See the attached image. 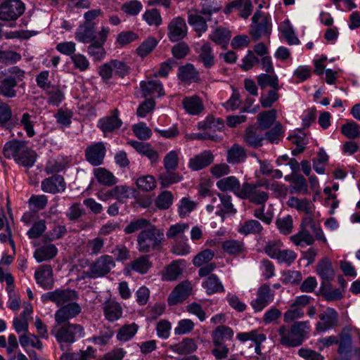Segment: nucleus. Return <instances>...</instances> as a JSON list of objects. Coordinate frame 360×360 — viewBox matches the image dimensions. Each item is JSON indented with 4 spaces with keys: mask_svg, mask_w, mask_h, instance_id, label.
<instances>
[{
    "mask_svg": "<svg viewBox=\"0 0 360 360\" xmlns=\"http://www.w3.org/2000/svg\"><path fill=\"white\" fill-rule=\"evenodd\" d=\"M172 195L170 192L164 191L158 196L155 205L160 210H167L172 205Z\"/></svg>",
    "mask_w": 360,
    "mask_h": 360,
    "instance_id": "nucleus-64",
    "label": "nucleus"
},
{
    "mask_svg": "<svg viewBox=\"0 0 360 360\" xmlns=\"http://www.w3.org/2000/svg\"><path fill=\"white\" fill-rule=\"evenodd\" d=\"M231 6L239 11V15L247 18L252 13V4L250 0H234L231 2Z\"/></svg>",
    "mask_w": 360,
    "mask_h": 360,
    "instance_id": "nucleus-51",
    "label": "nucleus"
},
{
    "mask_svg": "<svg viewBox=\"0 0 360 360\" xmlns=\"http://www.w3.org/2000/svg\"><path fill=\"white\" fill-rule=\"evenodd\" d=\"M202 287L206 290L208 295H212L224 291V288L219 278L214 275H210L202 283Z\"/></svg>",
    "mask_w": 360,
    "mask_h": 360,
    "instance_id": "nucleus-34",
    "label": "nucleus"
},
{
    "mask_svg": "<svg viewBox=\"0 0 360 360\" xmlns=\"http://www.w3.org/2000/svg\"><path fill=\"white\" fill-rule=\"evenodd\" d=\"M328 157L323 149L318 153V157L313 159V168L319 174L325 172L324 164L328 161Z\"/></svg>",
    "mask_w": 360,
    "mask_h": 360,
    "instance_id": "nucleus-61",
    "label": "nucleus"
},
{
    "mask_svg": "<svg viewBox=\"0 0 360 360\" xmlns=\"http://www.w3.org/2000/svg\"><path fill=\"white\" fill-rule=\"evenodd\" d=\"M80 313V306L73 302L60 307L55 314V320L58 324L65 323L69 319L76 317Z\"/></svg>",
    "mask_w": 360,
    "mask_h": 360,
    "instance_id": "nucleus-14",
    "label": "nucleus"
},
{
    "mask_svg": "<svg viewBox=\"0 0 360 360\" xmlns=\"http://www.w3.org/2000/svg\"><path fill=\"white\" fill-rule=\"evenodd\" d=\"M247 155L245 149L238 144H234L227 153V161L229 163L238 164L243 162Z\"/></svg>",
    "mask_w": 360,
    "mask_h": 360,
    "instance_id": "nucleus-39",
    "label": "nucleus"
},
{
    "mask_svg": "<svg viewBox=\"0 0 360 360\" xmlns=\"http://www.w3.org/2000/svg\"><path fill=\"white\" fill-rule=\"evenodd\" d=\"M109 34V29L103 27L101 30L97 34V39L95 41L90 42L91 44L88 46V53L94 58L96 60H101L103 58L105 51L103 48L108 35Z\"/></svg>",
    "mask_w": 360,
    "mask_h": 360,
    "instance_id": "nucleus-10",
    "label": "nucleus"
},
{
    "mask_svg": "<svg viewBox=\"0 0 360 360\" xmlns=\"http://www.w3.org/2000/svg\"><path fill=\"white\" fill-rule=\"evenodd\" d=\"M223 250L230 255H240L245 252L244 243L239 240H229L222 243Z\"/></svg>",
    "mask_w": 360,
    "mask_h": 360,
    "instance_id": "nucleus-38",
    "label": "nucleus"
},
{
    "mask_svg": "<svg viewBox=\"0 0 360 360\" xmlns=\"http://www.w3.org/2000/svg\"><path fill=\"white\" fill-rule=\"evenodd\" d=\"M103 311L105 317L109 321H115L122 316V307L115 300H108L104 303Z\"/></svg>",
    "mask_w": 360,
    "mask_h": 360,
    "instance_id": "nucleus-26",
    "label": "nucleus"
},
{
    "mask_svg": "<svg viewBox=\"0 0 360 360\" xmlns=\"http://www.w3.org/2000/svg\"><path fill=\"white\" fill-rule=\"evenodd\" d=\"M25 7L20 0H6L0 4V20L14 21L20 17Z\"/></svg>",
    "mask_w": 360,
    "mask_h": 360,
    "instance_id": "nucleus-7",
    "label": "nucleus"
},
{
    "mask_svg": "<svg viewBox=\"0 0 360 360\" xmlns=\"http://www.w3.org/2000/svg\"><path fill=\"white\" fill-rule=\"evenodd\" d=\"M199 80V73L192 64L188 63L181 67V82L191 83Z\"/></svg>",
    "mask_w": 360,
    "mask_h": 360,
    "instance_id": "nucleus-42",
    "label": "nucleus"
},
{
    "mask_svg": "<svg viewBox=\"0 0 360 360\" xmlns=\"http://www.w3.org/2000/svg\"><path fill=\"white\" fill-rule=\"evenodd\" d=\"M210 20V18H203L200 14L190 13L188 21L193 27L195 31L198 33V36L200 37L201 34L207 30V21Z\"/></svg>",
    "mask_w": 360,
    "mask_h": 360,
    "instance_id": "nucleus-33",
    "label": "nucleus"
},
{
    "mask_svg": "<svg viewBox=\"0 0 360 360\" xmlns=\"http://www.w3.org/2000/svg\"><path fill=\"white\" fill-rule=\"evenodd\" d=\"M75 38L84 44L95 41L97 39V34H95V23L85 22L80 25L75 32Z\"/></svg>",
    "mask_w": 360,
    "mask_h": 360,
    "instance_id": "nucleus-19",
    "label": "nucleus"
},
{
    "mask_svg": "<svg viewBox=\"0 0 360 360\" xmlns=\"http://www.w3.org/2000/svg\"><path fill=\"white\" fill-rule=\"evenodd\" d=\"M338 354L340 360H351L352 357V337L349 333H342L338 340Z\"/></svg>",
    "mask_w": 360,
    "mask_h": 360,
    "instance_id": "nucleus-25",
    "label": "nucleus"
},
{
    "mask_svg": "<svg viewBox=\"0 0 360 360\" xmlns=\"http://www.w3.org/2000/svg\"><path fill=\"white\" fill-rule=\"evenodd\" d=\"M129 268L141 274H146L152 266L148 255H142L129 264Z\"/></svg>",
    "mask_w": 360,
    "mask_h": 360,
    "instance_id": "nucleus-35",
    "label": "nucleus"
},
{
    "mask_svg": "<svg viewBox=\"0 0 360 360\" xmlns=\"http://www.w3.org/2000/svg\"><path fill=\"white\" fill-rule=\"evenodd\" d=\"M167 36L172 42H176L180 39V17L172 19L167 27Z\"/></svg>",
    "mask_w": 360,
    "mask_h": 360,
    "instance_id": "nucleus-52",
    "label": "nucleus"
},
{
    "mask_svg": "<svg viewBox=\"0 0 360 360\" xmlns=\"http://www.w3.org/2000/svg\"><path fill=\"white\" fill-rule=\"evenodd\" d=\"M104 246V239L101 237H96L89 240L87 242L86 248L91 255H97L100 254Z\"/></svg>",
    "mask_w": 360,
    "mask_h": 360,
    "instance_id": "nucleus-60",
    "label": "nucleus"
},
{
    "mask_svg": "<svg viewBox=\"0 0 360 360\" xmlns=\"http://www.w3.org/2000/svg\"><path fill=\"white\" fill-rule=\"evenodd\" d=\"M274 295L271 292L269 285H262L257 292V298L251 302V305L256 311H262L274 300Z\"/></svg>",
    "mask_w": 360,
    "mask_h": 360,
    "instance_id": "nucleus-13",
    "label": "nucleus"
},
{
    "mask_svg": "<svg viewBox=\"0 0 360 360\" xmlns=\"http://www.w3.org/2000/svg\"><path fill=\"white\" fill-rule=\"evenodd\" d=\"M262 230V226L261 224L257 220L251 219L244 223L239 229V232L248 235L250 233H259Z\"/></svg>",
    "mask_w": 360,
    "mask_h": 360,
    "instance_id": "nucleus-57",
    "label": "nucleus"
},
{
    "mask_svg": "<svg viewBox=\"0 0 360 360\" xmlns=\"http://www.w3.org/2000/svg\"><path fill=\"white\" fill-rule=\"evenodd\" d=\"M259 185L256 183L244 182L240 199L248 200L255 205H264L269 196L267 192L260 189Z\"/></svg>",
    "mask_w": 360,
    "mask_h": 360,
    "instance_id": "nucleus-8",
    "label": "nucleus"
},
{
    "mask_svg": "<svg viewBox=\"0 0 360 360\" xmlns=\"http://www.w3.org/2000/svg\"><path fill=\"white\" fill-rule=\"evenodd\" d=\"M290 240L296 245H311L314 242L313 236L307 229H301L297 234L292 236Z\"/></svg>",
    "mask_w": 360,
    "mask_h": 360,
    "instance_id": "nucleus-43",
    "label": "nucleus"
},
{
    "mask_svg": "<svg viewBox=\"0 0 360 360\" xmlns=\"http://www.w3.org/2000/svg\"><path fill=\"white\" fill-rule=\"evenodd\" d=\"M158 40L153 37H148L136 49L137 54L144 58L151 53L158 45Z\"/></svg>",
    "mask_w": 360,
    "mask_h": 360,
    "instance_id": "nucleus-48",
    "label": "nucleus"
},
{
    "mask_svg": "<svg viewBox=\"0 0 360 360\" xmlns=\"http://www.w3.org/2000/svg\"><path fill=\"white\" fill-rule=\"evenodd\" d=\"M276 224L281 233L288 235L292 232V219L290 216L277 219Z\"/></svg>",
    "mask_w": 360,
    "mask_h": 360,
    "instance_id": "nucleus-62",
    "label": "nucleus"
},
{
    "mask_svg": "<svg viewBox=\"0 0 360 360\" xmlns=\"http://www.w3.org/2000/svg\"><path fill=\"white\" fill-rule=\"evenodd\" d=\"M341 132L349 139H356L360 136L359 125L354 122H348L342 126Z\"/></svg>",
    "mask_w": 360,
    "mask_h": 360,
    "instance_id": "nucleus-56",
    "label": "nucleus"
},
{
    "mask_svg": "<svg viewBox=\"0 0 360 360\" xmlns=\"http://www.w3.org/2000/svg\"><path fill=\"white\" fill-rule=\"evenodd\" d=\"M277 112L276 110L264 111L257 115L258 127L261 130L269 129L276 121Z\"/></svg>",
    "mask_w": 360,
    "mask_h": 360,
    "instance_id": "nucleus-37",
    "label": "nucleus"
},
{
    "mask_svg": "<svg viewBox=\"0 0 360 360\" xmlns=\"http://www.w3.org/2000/svg\"><path fill=\"white\" fill-rule=\"evenodd\" d=\"M293 186L290 188V193L306 195L309 193L308 186L304 177L301 175H295L292 179Z\"/></svg>",
    "mask_w": 360,
    "mask_h": 360,
    "instance_id": "nucleus-44",
    "label": "nucleus"
},
{
    "mask_svg": "<svg viewBox=\"0 0 360 360\" xmlns=\"http://www.w3.org/2000/svg\"><path fill=\"white\" fill-rule=\"evenodd\" d=\"M115 266L114 258L108 255H103L91 264L85 274L87 278H90L103 277L108 274Z\"/></svg>",
    "mask_w": 360,
    "mask_h": 360,
    "instance_id": "nucleus-5",
    "label": "nucleus"
},
{
    "mask_svg": "<svg viewBox=\"0 0 360 360\" xmlns=\"http://www.w3.org/2000/svg\"><path fill=\"white\" fill-rule=\"evenodd\" d=\"M34 277L37 283L44 289H51L53 286V270L51 265L44 264L35 271Z\"/></svg>",
    "mask_w": 360,
    "mask_h": 360,
    "instance_id": "nucleus-16",
    "label": "nucleus"
},
{
    "mask_svg": "<svg viewBox=\"0 0 360 360\" xmlns=\"http://www.w3.org/2000/svg\"><path fill=\"white\" fill-rule=\"evenodd\" d=\"M309 330L307 321L295 322L291 327L281 326L278 330L279 342L288 347H295L301 345Z\"/></svg>",
    "mask_w": 360,
    "mask_h": 360,
    "instance_id": "nucleus-1",
    "label": "nucleus"
},
{
    "mask_svg": "<svg viewBox=\"0 0 360 360\" xmlns=\"http://www.w3.org/2000/svg\"><path fill=\"white\" fill-rule=\"evenodd\" d=\"M179 274L180 263L179 261H174L167 267L163 278L166 281H174L178 278Z\"/></svg>",
    "mask_w": 360,
    "mask_h": 360,
    "instance_id": "nucleus-63",
    "label": "nucleus"
},
{
    "mask_svg": "<svg viewBox=\"0 0 360 360\" xmlns=\"http://www.w3.org/2000/svg\"><path fill=\"white\" fill-rule=\"evenodd\" d=\"M77 299V292L70 288L56 289L41 295L43 302L51 301L58 307L66 305L69 302H73Z\"/></svg>",
    "mask_w": 360,
    "mask_h": 360,
    "instance_id": "nucleus-6",
    "label": "nucleus"
},
{
    "mask_svg": "<svg viewBox=\"0 0 360 360\" xmlns=\"http://www.w3.org/2000/svg\"><path fill=\"white\" fill-rule=\"evenodd\" d=\"M51 333L59 343L72 344L76 341L77 338L84 335V330L79 324L68 322L63 324L57 323L53 328Z\"/></svg>",
    "mask_w": 360,
    "mask_h": 360,
    "instance_id": "nucleus-4",
    "label": "nucleus"
},
{
    "mask_svg": "<svg viewBox=\"0 0 360 360\" xmlns=\"http://www.w3.org/2000/svg\"><path fill=\"white\" fill-rule=\"evenodd\" d=\"M139 326L135 323L123 326L117 334L120 341H127L132 338L138 330Z\"/></svg>",
    "mask_w": 360,
    "mask_h": 360,
    "instance_id": "nucleus-47",
    "label": "nucleus"
},
{
    "mask_svg": "<svg viewBox=\"0 0 360 360\" xmlns=\"http://www.w3.org/2000/svg\"><path fill=\"white\" fill-rule=\"evenodd\" d=\"M199 59L206 68L212 67L214 63L212 49L209 43H205L200 48Z\"/></svg>",
    "mask_w": 360,
    "mask_h": 360,
    "instance_id": "nucleus-41",
    "label": "nucleus"
},
{
    "mask_svg": "<svg viewBox=\"0 0 360 360\" xmlns=\"http://www.w3.org/2000/svg\"><path fill=\"white\" fill-rule=\"evenodd\" d=\"M136 184L139 190L143 191H150L156 186V181L151 175L143 176L138 178Z\"/></svg>",
    "mask_w": 360,
    "mask_h": 360,
    "instance_id": "nucleus-54",
    "label": "nucleus"
},
{
    "mask_svg": "<svg viewBox=\"0 0 360 360\" xmlns=\"http://www.w3.org/2000/svg\"><path fill=\"white\" fill-rule=\"evenodd\" d=\"M41 189L46 193H56L65 189L64 179L60 175H53L41 182Z\"/></svg>",
    "mask_w": 360,
    "mask_h": 360,
    "instance_id": "nucleus-20",
    "label": "nucleus"
},
{
    "mask_svg": "<svg viewBox=\"0 0 360 360\" xmlns=\"http://www.w3.org/2000/svg\"><path fill=\"white\" fill-rule=\"evenodd\" d=\"M94 175L100 184L106 186L115 185L117 181L113 174L103 167L95 168Z\"/></svg>",
    "mask_w": 360,
    "mask_h": 360,
    "instance_id": "nucleus-29",
    "label": "nucleus"
},
{
    "mask_svg": "<svg viewBox=\"0 0 360 360\" xmlns=\"http://www.w3.org/2000/svg\"><path fill=\"white\" fill-rule=\"evenodd\" d=\"M214 161V155L210 150H205L190 159L188 166L193 171L200 170L211 165Z\"/></svg>",
    "mask_w": 360,
    "mask_h": 360,
    "instance_id": "nucleus-22",
    "label": "nucleus"
},
{
    "mask_svg": "<svg viewBox=\"0 0 360 360\" xmlns=\"http://www.w3.org/2000/svg\"><path fill=\"white\" fill-rule=\"evenodd\" d=\"M143 8L142 4L138 0L125 2L121 6V10L127 15H137Z\"/></svg>",
    "mask_w": 360,
    "mask_h": 360,
    "instance_id": "nucleus-53",
    "label": "nucleus"
},
{
    "mask_svg": "<svg viewBox=\"0 0 360 360\" xmlns=\"http://www.w3.org/2000/svg\"><path fill=\"white\" fill-rule=\"evenodd\" d=\"M18 85V81L13 76L4 78L0 84V95L6 98H14L16 96L15 87Z\"/></svg>",
    "mask_w": 360,
    "mask_h": 360,
    "instance_id": "nucleus-32",
    "label": "nucleus"
},
{
    "mask_svg": "<svg viewBox=\"0 0 360 360\" xmlns=\"http://www.w3.org/2000/svg\"><path fill=\"white\" fill-rule=\"evenodd\" d=\"M174 170H167L159 175L158 179L162 187H168L179 181V175Z\"/></svg>",
    "mask_w": 360,
    "mask_h": 360,
    "instance_id": "nucleus-59",
    "label": "nucleus"
},
{
    "mask_svg": "<svg viewBox=\"0 0 360 360\" xmlns=\"http://www.w3.org/2000/svg\"><path fill=\"white\" fill-rule=\"evenodd\" d=\"M219 198L221 200V207L217 212L218 215L221 216L223 214H235L236 210L233 207L231 202V197L226 194H219Z\"/></svg>",
    "mask_w": 360,
    "mask_h": 360,
    "instance_id": "nucleus-55",
    "label": "nucleus"
},
{
    "mask_svg": "<svg viewBox=\"0 0 360 360\" xmlns=\"http://www.w3.org/2000/svg\"><path fill=\"white\" fill-rule=\"evenodd\" d=\"M260 130L259 127L255 126L248 127L243 136L244 141L252 148L261 146L264 136Z\"/></svg>",
    "mask_w": 360,
    "mask_h": 360,
    "instance_id": "nucleus-24",
    "label": "nucleus"
},
{
    "mask_svg": "<svg viewBox=\"0 0 360 360\" xmlns=\"http://www.w3.org/2000/svg\"><path fill=\"white\" fill-rule=\"evenodd\" d=\"M217 188L224 192H232L239 198L243 191V184L240 185L239 180L234 176L221 179L217 182Z\"/></svg>",
    "mask_w": 360,
    "mask_h": 360,
    "instance_id": "nucleus-15",
    "label": "nucleus"
},
{
    "mask_svg": "<svg viewBox=\"0 0 360 360\" xmlns=\"http://www.w3.org/2000/svg\"><path fill=\"white\" fill-rule=\"evenodd\" d=\"M182 103L186 112L191 115H198L205 110L202 99L197 95L185 97Z\"/></svg>",
    "mask_w": 360,
    "mask_h": 360,
    "instance_id": "nucleus-21",
    "label": "nucleus"
},
{
    "mask_svg": "<svg viewBox=\"0 0 360 360\" xmlns=\"http://www.w3.org/2000/svg\"><path fill=\"white\" fill-rule=\"evenodd\" d=\"M233 335V330L226 326H219L212 331V337L214 345H221L224 340H230Z\"/></svg>",
    "mask_w": 360,
    "mask_h": 360,
    "instance_id": "nucleus-31",
    "label": "nucleus"
},
{
    "mask_svg": "<svg viewBox=\"0 0 360 360\" xmlns=\"http://www.w3.org/2000/svg\"><path fill=\"white\" fill-rule=\"evenodd\" d=\"M19 342L22 347H26L28 345H30L39 350L42 349L43 347V344L39 340L38 336L34 334H30L28 332L19 337Z\"/></svg>",
    "mask_w": 360,
    "mask_h": 360,
    "instance_id": "nucleus-46",
    "label": "nucleus"
},
{
    "mask_svg": "<svg viewBox=\"0 0 360 360\" xmlns=\"http://www.w3.org/2000/svg\"><path fill=\"white\" fill-rule=\"evenodd\" d=\"M141 89L143 96L147 97L150 95L157 94L158 96L165 94L162 84L157 80H149L148 82H141Z\"/></svg>",
    "mask_w": 360,
    "mask_h": 360,
    "instance_id": "nucleus-28",
    "label": "nucleus"
},
{
    "mask_svg": "<svg viewBox=\"0 0 360 360\" xmlns=\"http://www.w3.org/2000/svg\"><path fill=\"white\" fill-rule=\"evenodd\" d=\"M143 18L150 26L158 27L162 22L160 13L156 8L146 10L143 15Z\"/></svg>",
    "mask_w": 360,
    "mask_h": 360,
    "instance_id": "nucleus-50",
    "label": "nucleus"
},
{
    "mask_svg": "<svg viewBox=\"0 0 360 360\" xmlns=\"http://www.w3.org/2000/svg\"><path fill=\"white\" fill-rule=\"evenodd\" d=\"M118 110L115 109L111 115L99 120L98 127L105 134L108 132H112L121 127L122 122L118 117Z\"/></svg>",
    "mask_w": 360,
    "mask_h": 360,
    "instance_id": "nucleus-23",
    "label": "nucleus"
},
{
    "mask_svg": "<svg viewBox=\"0 0 360 360\" xmlns=\"http://www.w3.org/2000/svg\"><path fill=\"white\" fill-rule=\"evenodd\" d=\"M316 272L323 280V283L325 281H330L333 279L335 275L332 264L326 257L319 262L316 266Z\"/></svg>",
    "mask_w": 360,
    "mask_h": 360,
    "instance_id": "nucleus-27",
    "label": "nucleus"
},
{
    "mask_svg": "<svg viewBox=\"0 0 360 360\" xmlns=\"http://www.w3.org/2000/svg\"><path fill=\"white\" fill-rule=\"evenodd\" d=\"M165 234L162 229L150 226L142 230L138 235V249L140 252L148 253L161 248L164 241Z\"/></svg>",
    "mask_w": 360,
    "mask_h": 360,
    "instance_id": "nucleus-3",
    "label": "nucleus"
},
{
    "mask_svg": "<svg viewBox=\"0 0 360 360\" xmlns=\"http://www.w3.org/2000/svg\"><path fill=\"white\" fill-rule=\"evenodd\" d=\"M287 205L292 209L296 210L299 212H302L304 214H311V212H315V206L313 202L306 198H298L295 196H290Z\"/></svg>",
    "mask_w": 360,
    "mask_h": 360,
    "instance_id": "nucleus-17",
    "label": "nucleus"
},
{
    "mask_svg": "<svg viewBox=\"0 0 360 360\" xmlns=\"http://www.w3.org/2000/svg\"><path fill=\"white\" fill-rule=\"evenodd\" d=\"M252 21L250 34L253 40L257 41L262 37L269 34L271 22L267 16H263L260 11H257L252 16Z\"/></svg>",
    "mask_w": 360,
    "mask_h": 360,
    "instance_id": "nucleus-9",
    "label": "nucleus"
},
{
    "mask_svg": "<svg viewBox=\"0 0 360 360\" xmlns=\"http://www.w3.org/2000/svg\"><path fill=\"white\" fill-rule=\"evenodd\" d=\"M150 226V221L144 218H139L131 221L124 229L127 234L133 233L139 230L146 229Z\"/></svg>",
    "mask_w": 360,
    "mask_h": 360,
    "instance_id": "nucleus-58",
    "label": "nucleus"
},
{
    "mask_svg": "<svg viewBox=\"0 0 360 360\" xmlns=\"http://www.w3.org/2000/svg\"><path fill=\"white\" fill-rule=\"evenodd\" d=\"M105 152L106 149L103 143H94L86 148V159L93 166L101 165L103 162Z\"/></svg>",
    "mask_w": 360,
    "mask_h": 360,
    "instance_id": "nucleus-12",
    "label": "nucleus"
},
{
    "mask_svg": "<svg viewBox=\"0 0 360 360\" xmlns=\"http://www.w3.org/2000/svg\"><path fill=\"white\" fill-rule=\"evenodd\" d=\"M172 53L173 58L160 64L158 72L154 74L155 77H166L172 68L178 65L177 60L180 59V44L175 45L172 49Z\"/></svg>",
    "mask_w": 360,
    "mask_h": 360,
    "instance_id": "nucleus-18",
    "label": "nucleus"
},
{
    "mask_svg": "<svg viewBox=\"0 0 360 360\" xmlns=\"http://www.w3.org/2000/svg\"><path fill=\"white\" fill-rule=\"evenodd\" d=\"M257 83L261 89L271 86L272 89H279L278 79L276 75L261 74L257 77Z\"/></svg>",
    "mask_w": 360,
    "mask_h": 360,
    "instance_id": "nucleus-45",
    "label": "nucleus"
},
{
    "mask_svg": "<svg viewBox=\"0 0 360 360\" xmlns=\"http://www.w3.org/2000/svg\"><path fill=\"white\" fill-rule=\"evenodd\" d=\"M3 153L5 158H13L18 164L27 167L34 165L37 157L36 153L29 148L25 142L16 140L7 142L4 147Z\"/></svg>",
    "mask_w": 360,
    "mask_h": 360,
    "instance_id": "nucleus-2",
    "label": "nucleus"
},
{
    "mask_svg": "<svg viewBox=\"0 0 360 360\" xmlns=\"http://www.w3.org/2000/svg\"><path fill=\"white\" fill-rule=\"evenodd\" d=\"M46 91L48 95V103L53 105L58 106L65 98L63 92L57 86H51Z\"/></svg>",
    "mask_w": 360,
    "mask_h": 360,
    "instance_id": "nucleus-49",
    "label": "nucleus"
},
{
    "mask_svg": "<svg viewBox=\"0 0 360 360\" xmlns=\"http://www.w3.org/2000/svg\"><path fill=\"white\" fill-rule=\"evenodd\" d=\"M319 317L320 321L316 323V329L319 333L325 332L338 325V314L333 308H327Z\"/></svg>",
    "mask_w": 360,
    "mask_h": 360,
    "instance_id": "nucleus-11",
    "label": "nucleus"
},
{
    "mask_svg": "<svg viewBox=\"0 0 360 360\" xmlns=\"http://www.w3.org/2000/svg\"><path fill=\"white\" fill-rule=\"evenodd\" d=\"M224 127V121L220 118H214L212 115L207 116L205 120L198 124V128L202 130L221 131Z\"/></svg>",
    "mask_w": 360,
    "mask_h": 360,
    "instance_id": "nucleus-36",
    "label": "nucleus"
},
{
    "mask_svg": "<svg viewBox=\"0 0 360 360\" xmlns=\"http://www.w3.org/2000/svg\"><path fill=\"white\" fill-rule=\"evenodd\" d=\"M209 38L217 44L222 46L223 48L228 44L231 34L230 32L226 28H217L210 35Z\"/></svg>",
    "mask_w": 360,
    "mask_h": 360,
    "instance_id": "nucleus-40",
    "label": "nucleus"
},
{
    "mask_svg": "<svg viewBox=\"0 0 360 360\" xmlns=\"http://www.w3.org/2000/svg\"><path fill=\"white\" fill-rule=\"evenodd\" d=\"M58 252L56 247L53 244L43 245L37 248L34 253V257L38 262L53 259Z\"/></svg>",
    "mask_w": 360,
    "mask_h": 360,
    "instance_id": "nucleus-30",
    "label": "nucleus"
}]
</instances>
